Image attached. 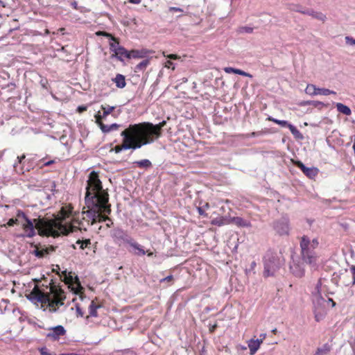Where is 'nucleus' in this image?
Masks as SVG:
<instances>
[{"instance_id": "obj_15", "label": "nucleus", "mask_w": 355, "mask_h": 355, "mask_svg": "<svg viewBox=\"0 0 355 355\" xmlns=\"http://www.w3.org/2000/svg\"><path fill=\"white\" fill-rule=\"evenodd\" d=\"M128 245L132 249L129 250L130 252H132L137 256H143L146 254V252L144 250L143 246L138 243L134 239L131 240Z\"/></svg>"}, {"instance_id": "obj_27", "label": "nucleus", "mask_w": 355, "mask_h": 355, "mask_svg": "<svg viewBox=\"0 0 355 355\" xmlns=\"http://www.w3.org/2000/svg\"><path fill=\"white\" fill-rule=\"evenodd\" d=\"M288 129L294 136V137L297 139H302L304 138L302 134L299 131V130L294 126L293 125L291 124L288 125Z\"/></svg>"}, {"instance_id": "obj_11", "label": "nucleus", "mask_w": 355, "mask_h": 355, "mask_svg": "<svg viewBox=\"0 0 355 355\" xmlns=\"http://www.w3.org/2000/svg\"><path fill=\"white\" fill-rule=\"evenodd\" d=\"M305 92L307 94H309L311 96H315V95H318V94L324 95V96H327L329 94H336V92L333 90H330L329 89H325V88H318V87H316V86L313 84H309L306 86V87L305 89Z\"/></svg>"}, {"instance_id": "obj_60", "label": "nucleus", "mask_w": 355, "mask_h": 355, "mask_svg": "<svg viewBox=\"0 0 355 355\" xmlns=\"http://www.w3.org/2000/svg\"><path fill=\"white\" fill-rule=\"evenodd\" d=\"M78 110L80 112H83V111L86 110V107L80 106V107H78Z\"/></svg>"}, {"instance_id": "obj_16", "label": "nucleus", "mask_w": 355, "mask_h": 355, "mask_svg": "<svg viewBox=\"0 0 355 355\" xmlns=\"http://www.w3.org/2000/svg\"><path fill=\"white\" fill-rule=\"evenodd\" d=\"M96 123L98 125L100 129L103 133H109L111 131L116 130L120 126L119 124L112 123L111 125H105L103 123V121H98Z\"/></svg>"}, {"instance_id": "obj_18", "label": "nucleus", "mask_w": 355, "mask_h": 355, "mask_svg": "<svg viewBox=\"0 0 355 355\" xmlns=\"http://www.w3.org/2000/svg\"><path fill=\"white\" fill-rule=\"evenodd\" d=\"M263 342L261 339L253 340L251 339L248 341V347L250 349V355H254L259 349L261 343Z\"/></svg>"}, {"instance_id": "obj_64", "label": "nucleus", "mask_w": 355, "mask_h": 355, "mask_svg": "<svg viewBox=\"0 0 355 355\" xmlns=\"http://www.w3.org/2000/svg\"><path fill=\"white\" fill-rule=\"evenodd\" d=\"M60 355H78L77 354H60Z\"/></svg>"}, {"instance_id": "obj_34", "label": "nucleus", "mask_w": 355, "mask_h": 355, "mask_svg": "<svg viewBox=\"0 0 355 355\" xmlns=\"http://www.w3.org/2000/svg\"><path fill=\"white\" fill-rule=\"evenodd\" d=\"M304 105H313V107L322 110L324 107H327L324 103L318 101H309L304 103Z\"/></svg>"}, {"instance_id": "obj_12", "label": "nucleus", "mask_w": 355, "mask_h": 355, "mask_svg": "<svg viewBox=\"0 0 355 355\" xmlns=\"http://www.w3.org/2000/svg\"><path fill=\"white\" fill-rule=\"evenodd\" d=\"M295 166L301 169L303 173L310 179L315 178L319 172V170L315 167H306L302 162L297 161L295 163Z\"/></svg>"}, {"instance_id": "obj_57", "label": "nucleus", "mask_w": 355, "mask_h": 355, "mask_svg": "<svg viewBox=\"0 0 355 355\" xmlns=\"http://www.w3.org/2000/svg\"><path fill=\"white\" fill-rule=\"evenodd\" d=\"M130 3L133 4H139L141 3V0H128Z\"/></svg>"}, {"instance_id": "obj_49", "label": "nucleus", "mask_w": 355, "mask_h": 355, "mask_svg": "<svg viewBox=\"0 0 355 355\" xmlns=\"http://www.w3.org/2000/svg\"><path fill=\"white\" fill-rule=\"evenodd\" d=\"M165 67H167L168 69L171 68L172 69H175L174 64L171 60H167L165 63Z\"/></svg>"}, {"instance_id": "obj_54", "label": "nucleus", "mask_w": 355, "mask_h": 355, "mask_svg": "<svg viewBox=\"0 0 355 355\" xmlns=\"http://www.w3.org/2000/svg\"><path fill=\"white\" fill-rule=\"evenodd\" d=\"M168 58L170 59H172V60H176L178 59L179 57L175 55V54H170L167 56Z\"/></svg>"}, {"instance_id": "obj_14", "label": "nucleus", "mask_w": 355, "mask_h": 355, "mask_svg": "<svg viewBox=\"0 0 355 355\" xmlns=\"http://www.w3.org/2000/svg\"><path fill=\"white\" fill-rule=\"evenodd\" d=\"M115 108L116 107L114 106H110L109 105H102L101 110H103V113L101 114V112H98L95 115L96 121H103L105 119L106 117L115 110Z\"/></svg>"}, {"instance_id": "obj_33", "label": "nucleus", "mask_w": 355, "mask_h": 355, "mask_svg": "<svg viewBox=\"0 0 355 355\" xmlns=\"http://www.w3.org/2000/svg\"><path fill=\"white\" fill-rule=\"evenodd\" d=\"M149 63H150V61L148 59H145V60H142L138 64L136 65L135 71L137 72V71H141L145 70L146 69V67H148V65L149 64Z\"/></svg>"}, {"instance_id": "obj_28", "label": "nucleus", "mask_w": 355, "mask_h": 355, "mask_svg": "<svg viewBox=\"0 0 355 355\" xmlns=\"http://www.w3.org/2000/svg\"><path fill=\"white\" fill-rule=\"evenodd\" d=\"M292 272L297 277H302L304 274V270L298 265H294L291 266Z\"/></svg>"}, {"instance_id": "obj_55", "label": "nucleus", "mask_w": 355, "mask_h": 355, "mask_svg": "<svg viewBox=\"0 0 355 355\" xmlns=\"http://www.w3.org/2000/svg\"><path fill=\"white\" fill-rule=\"evenodd\" d=\"M53 163H55V160H50V161L44 162L43 165L45 166H48L51 165Z\"/></svg>"}, {"instance_id": "obj_56", "label": "nucleus", "mask_w": 355, "mask_h": 355, "mask_svg": "<svg viewBox=\"0 0 355 355\" xmlns=\"http://www.w3.org/2000/svg\"><path fill=\"white\" fill-rule=\"evenodd\" d=\"M170 10L177 11V12H182V10L180 8L177 7H171Z\"/></svg>"}, {"instance_id": "obj_3", "label": "nucleus", "mask_w": 355, "mask_h": 355, "mask_svg": "<svg viewBox=\"0 0 355 355\" xmlns=\"http://www.w3.org/2000/svg\"><path fill=\"white\" fill-rule=\"evenodd\" d=\"M128 129L137 144L140 145V148L150 144L159 139L158 134L154 130V124L150 122L131 124Z\"/></svg>"}, {"instance_id": "obj_43", "label": "nucleus", "mask_w": 355, "mask_h": 355, "mask_svg": "<svg viewBox=\"0 0 355 355\" xmlns=\"http://www.w3.org/2000/svg\"><path fill=\"white\" fill-rule=\"evenodd\" d=\"M236 74H239V75L245 76V77H250V78L252 77V76L251 74H250L243 70L239 69H236Z\"/></svg>"}, {"instance_id": "obj_62", "label": "nucleus", "mask_w": 355, "mask_h": 355, "mask_svg": "<svg viewBox=\"0 0 355 355\" xmlns=\"http://www.w3.org/2000/svg\"><path fill=\"white\" fill-rule=\"evenodd\" d=\"M107 221L109 222V220H107ZM112 225H113V222H112V220H111V221H110V223H108L107 224V227H110Z\"/></svg>"}, {"instance_id": "obj_24", "label": "nucleus", "mask_w": 355, "mask_h": 355, "mask_svg": "<svg viewBox=\"0 0 355 355\" xmlns=\"http://www.w3.org/2000/svg\"><path fill=\"white\" fill-rule=\"evenodd\" d=\"M230 223V220L226 217H218L211 220V224L217 226H222Z\"/></svg>"}, {"instance_id": "obj_22", "label": "nucleus", "mask_w": 355, "mask_h": 355, "mask_svg": "<svg viewBox=\"0 0 355 355\" xmlns=\"http://www.w3.org/2000/svg\"><path fill=\"white\" fill-rule=\"evenodd\" d=\"M113 81L115 83L116 86L119 88L122 89L125 87L126 83L125 76L122 74H117L113 79Z\"/></svg>"}, {"instance_id": "obj_58", "label": "nucleus", "mask_w": 355, "mask_h": 355, "mask_svg": "<svg viewBox=\"0 0 355 355\" xmlns=\"http://www.w3.org/2000/svg\"><path fill=\"white\" fill-rule=\"evenodd\" d=\"M198 214L200 215H204L205 214V211L203 210V209L202 207H198Z\"/></svg>"}, {"instance_id": "obj_52", "label": "nucleus", "mask_w": 355, "mask_h": 355, "mask_svg": "<svg viewBox=\"0 0 355 355\" xmlns=\"http://www.w3.org/2000/svg\"><path fill=\"white\" fill-rule=\"evenodd\" d=\"M122 150H123V149H122V147L121 145H118L114 147V151L116 153H119L121 152Z\"/></svg>"}, {"instance_id": "obj_9", "label": "nucleus", "mask_w": 355, "mask_h": 355, "mask_svg": "<svg viewBox=\"0 0 355 355\" xmlns=\"http://www.w3.org/2000/svg\"><path fill=\"white\" fill-rule=\"evenodd\" d=\"M272 228L279 236H288L291 230L289 218L285 216L275 220L272 223Z\"/></svg>"}, {"instance_id": "obj_42", "label": "nucleus", "mask_w": 355, "mask_h": 355, "mask_svg": "<svg viewBox=\"0 0 355 355\" xmlns=\"http://www.w3.org/2000/svg\"><path fill=\"white\" fill-rule=\"evenodd\" d=\"M345 42H346V44L348 45H350V46L354 45L355 46V39H354L353 37H352L350 36L345 37Z\"/></svg>"}, {"instance_id": "obj_32", "label": "nucleus", "mask_w": 355, "mask_h": 355, "mask_svg": "<svg viewBox=\"0 0 355 355\" xmlns=\"http://www.w3.org/2000/svg\"><path fill=\"white\" fill-rule=\"evenodd\" d=\"M91 244L90 239H85L84 241L78 240L75 245H73L74 249L76 248V245H79V248L82 250L87 248Z\"/></svg>"}, {"instance_id": "obj_31", "label": "nucleus", "mask_w": 355, "mask_h": 355, "mask_svg": "<svg viewBox=\"0 0 355 355\" xmlns=\"http://www.w3.org/2000/svg\"><path fill=\"white\" fill-rule=\"evenodd\" d=\"M32 254H33L35 257L38 258H42L46 254H49L48 249L42 248L40 249L38 248H36L33 252Z\"/></svg>"}, {"instance_id": "obj_41", "label": "nucleus", "mask_w": 355, "mask_h": 355, "mask_svg": "<svg viewBox=\"0 0 355 355\" xmlns=\"http://www.w3.org/2000/svg\"><path fill=\"white\" fill-rule=\"evenodd\" d=\"M292 10L295 11V12H300L302 14H303V11H304V8H302V7L299 5V4H296V5H293V7L291 8Z\"/></svg>"}, {"instance_id": "obj_45", "label": "nucleus", "mask_w": 355, "mask_h": 355, "mask_svg": "<svg viewBox=\"0 0 355 355\" xmlns=\"http://www.w3.org/2000/svg\"><path fill=\"white\" fill-rule=\"evenodd\" d=\"M173 280V276L171 275H168V276L160 279V282L161 283H163L165 282H171Z\"/></svg>"}, {"instance_id": "obj_5", "label": "nucleus", "mask_w": 355, "mask_h": 355, "mask_svg": "<svg viewBox=\"0 0 355 355\" xmlns=\"http://www.w3.org/2000/svg\"><path fill=\"white\" fill-rule=\"evenodd\" d=\"M319 245L318 239L312 240L307 236L304 235L300 240L301 256L302 260L311 266H315L318 261V254L315 249Z\"/></svg>"}, {"instance_id": "obj_13", "label": "nucleus", "mask_w": 355, "mask_h": 355, "mask_svg": "<svg viewBox=\"0 0 355 355\" xmlns=\"http://www.w3.org/2000/svg\"><path fill=\"white\" fill-rule=\"evenodd\" d=\"M49 330V332L46 334V337L53 340H59L61 336H64L66 334V330L62 325L50 328Z\"/></svg>"}, {"instance_id": "obj_21", "label": "nucleus", "mask_w": 355, "mask_h": 355, "mask_svg": "<svg viewBox=\"0 0 355 355\" xmlns=\"http://www.w3.org/2000/svg\"><path fill=\"white\" fill-rule=\"evenodd\" d=\"M331 345L325 343L321 347L318 348L314 355H327L331 350Z\"/></svg>"}, {"instance_id": "obj_10", "label": "nucleus", "mask_w": 355, "mask_h": 355, "mask_svg": "<svg viewBox=\"0 0 355 355\" xmlns=\"http://www.w3.org/2000/svg\"><path fill=\"white\" fill-rule=\"evenodd\" d=\"M121 136L123 137V143L121 145L123 150H136L140 148V145H138L135 141L128 128L121 132Z\"/></svg>"}, {"instance_id": "obj_37", "label": "nucleus", "mask_w": 355, "mask_h": 355, "mask_svg": "<svg viewBox=\"0 0 355 355\" xmlns=\"http://www.w3.org/2000/svg\"><path fill=\"white\" fill-rule=\"evenodd\" d=\"M71 214V211L67 210L65 208L62 207L60 211V220L61 223L67 219Z\"/></svg>"}, {"instance_id": "obj_38", "label": "nucleus", "mask_w": 355, "mask_h": 355, "mask_svg": "<svg viewBox=\"0 0 355 355\" xmlns=\"http://www.w3.org/2000/svg\"><path fill=\"white\" fill-rule=\"evenodd\" d=\"M239 33H252L253 32V28L249 26H241L238 29Z\"/></svg>"}, {"instance_id": "obj_51", "label": "nucleus", "mask_w": 355, "mask_h": 355, "mask_svg": "<svg viewBox=\"0 0 355 355\" xmlns=\"http://www.w3.org/2000/svg\"><path fill=\"white\" fill-rule=\"evenodd\" d=\"M257 266V263L255 261H252L250 264V268L246 270L247 273L250 272L251 270H253Z\"/></svg>"}, {"instance_id": "obj_8", "label": "nucleus", "mask_w": 355, "mask_h": 355, "mask_svg": "<svg viewBox=\"0 0 355 355\" xmlns=\"http://www.w3.org/2000/svg\"><path fill=\"white\" fill-rule=\"evenodd\" d=\"M110 236L113 239L114 243L121 246L122 245L128 244L133 239L127 231L121 227H115L110 232Z\"/></svg>"}, {"instance_id": "obj_40", "label": "nucleus", "mask_w": 355, "mask_h": 355, "mask_svg": "<svg viewBox=\"0 0 355 355\" xmlns=\"http://www.w3.org/2000/svg\"><path fill=\"white\" fill-rule=\"evenodd\" d=\"M39 352L41 355H56L51 354L46 347L39 348Z\"/></svg>"}, {"instance_id": "obj_35", "label": "nucleus", "mask_w": 355, "mask_h": 355, "mask_svg": "<svg viewBox=\"0 0 355 355\" xmlns=\"http://www.w3.org/2000/svg\"><path fill=\"white\" fill-rule=\"evenodd\" d=\"M268 120L271 121H273L276 124H278V125H281L282 127H287V128H288V125L291 124V123H288L287 121L279 120V119H274V118L270 117V116L268 118Z\"/></svg>"}, {"instance_id": "obj_20", "label": "nucleus", "mask_w": 355, "mask_h": 355, "mask_svg": "<svg viewBox=\"0 0 355 355\" xmlns=\"http://www.w3.org/2000/svg\"><path fill=\"white\" fill-rule=\"evenodd\" d=\"M231 221L239 227H251V223L241 217H233Z\"/></svg>"}, {"instance_id": "obj_48", "label": "nucleus", "mask_w": 355, "mask_h": 355, "mask_svg": "<svg viewBox=\"0 0 355 355\" xmlns=\"http://www.w3.org/2000/svg\"><path fill=\"white\" fill-rule=\"evenodd\" d=\"M123 355H136V353L129 349L123 351Z\"/></svg>"}, {"instance_id": "obj_39", "label": "nucleus", "mask_w": 355, "mask_h": 355, "mask_svg": "<svg viewBox=\"0 0 355 355\" xmlns=\"http://www.w3.org/2000/svg\"><path fill=\"white\" fill-rule=\"evenodd\" d=\"M16 216L17 217L18 220L19 218H23L24 221H26L27 219H29L26 214L21 210H17Z\"/></svg>"}, {"instance_id": "obj_6", "label": "nucleus", "mask_w": 355, "mask_h": 355, "mask_svg": "<svg viewBox=\"0 0 355 355\" xmlns=\"http://www.w3.org/2000/svg\"><path fill=\"white\" fill-rule=\"evenodd\" d=\"M263 276L265 277L274 276L284 264V259L276 252L268 250L263 259Z\"/></svg>"}, {"instance_id": "obj_44", "label": "nucleus", "mask_w": 355, "mask_h": 355, "mask_svg": "<svg viewBox=\"0 0 355 355\" xmlns=\"http://www.w3.org/2000/svg\"><path fill=\"white\" fill-rule=\"evenodd\" d=\"M19 223V221L18 218H15V219H14V218H10V219L8 220V222L7 223V225H4V226H6V225H8V226H10V227H11V226H13L15 224H17V223Z\"/></svg>"}, {"instance_id": "obj_17", "label": "nucleus", "mask_w": 355, "mask_h": 355, "mask_svg": "<svg viewBox=\"0 0 355 355\" xmlns=\"http://www.w3.org/2000/svg\"><path fill=\"white\" fill-rule=\"evenodd\" d=\"M303 14L311 16L312 17L322 21H324L326 19V16L323 13L320 12H316L313 9H304Z\"/></svg>"}, {"instance_id": "obj_4", "label": "nucleus", "mask_w": 355, "mask_h": 355, "mask_svg": "<svg viewBox=\"0 0 355 355\" xmlns=\"http://www.w3.org/2000/svg\"><path fill=\"white\" fill-rule=\"evenodd\" d=\"M24 234L21 235L23 237L32 238L36 232L35 229L37 230L40 235L42 236H51L53 237L60 235L58 230H54L52 224H40L39 221L34 224L31 219H27L25 223H21Z\"/></svg>"}, {"instance_id": "obj_30", "label": "nucleus", "mask_w": 355, "mask_h": 355, "mask_svg": "<svg viewBox=\"0 0 355 355\" xmlns=\"http://www.w3.org/2000/svg\"><path fill=\"white\" fill-rule=\"evenodd\" d=\"M135 164L139 168H148L152 166V163L150 160L148 159H141V160H139V161H137L135 162Z\"/></svg>"}, {"instance_id": "obj_53", "label": "nucleus", "mask_w": 355, "mask_h": 355, "mask_svg": "<svg viewBox=\"0 0 355 355\" xmlns=\"http://www.w3.org/2000/svg\"><path fill=\"white\" fill-rule=\"evenodd\" d=\"M76 313L80 317L83 316V312L82 311L81 309L79 306H76Z\"/></svg>"}, {"instance_id": "obj_46", "label": "nucleus", "mask_w": 355, "mask_h": 355, "mask_svg": "<svg viewBox=\"0 0 355 355\" xmlns=\"http://www.w3.org/2000/svg\"><path fill=\"white\" fill-rule=\"evenodd\" d=\"M350 270L352 272V285H354L355 284V266H352L351 268H350Z\"/></svg>"}, {"instance_id": "obj_19", "label": "nucleus", "mask_w": 355, "mask_h": 355, "mask_svg": "<svg viewBox=\"0 0 355 355\" xmlns=\"http://www.w3.org/2000/svg\"><path fill=\"white\" fill-rule=\"evenodd\" d=\"M26 156L25 155H22L21 156H18L17 157V161L13 164L14 170L17 173H24V169L23 167L21 166V164H22V161L25 159Z\"/></svg>"}, {"instance_id": "obj_26", "label": "nucleus", "mask_w": 355, "mask_h": 355, "mask_svg": "<svg viewBox=\"0 0 355 355\" xmlns=\"http://www.w3.org/2000/svg\"><path fill=\"white\" fill-rule=\"evenodd\" d=\"M59 230L63 234H68L76 231V227L71 224H69L68 226H64L62 224H60Z\"/></svg>"}, {"instance_id": "obj_47", "label": "nucleus", "mask_w": 355, "mask_h": 355, "mask_svg": "<svg viewBox=\"0 0 355 355\" xmlns=\"http://www.w3.org/2000/svg\"><path fill=\"white\" fill-rule=\"evenodd\" d=\"M49 187V189L53 193H54V191H55L56 184H55V181L50 182Z\"/></svg>"}, {"instance_id": "obj_2", "label": "nucleus", "mask_w": 355, "mask_h": 355, "mask_svg": "<svg viewBox=\"0 0 355 355\" xmlns=\"http://www.w3.org/2000/svg\"><path fill=\"white\" fill-rule=\"evenodd\" d=\"M26 297L28 300L35 304L41 303V308H43L44 304H47L46 308H44L43 310L46 311L49 308L51 313L57 312L59 307L64 305V300L66 299L64 291L55 286L51 288L49 293L32 291Z\"/></svg>"}, {"instance_id": "obj_61", "label": "nucleus", "mask_w": 355, "mask_h": 355, "mask_svg": "<svg viewBox=\"0 0 355 355\" xmlns=\"http://www.w3.org/2000/svg\"><path fill=\"white\" fill-rule=\"evenodd\" d=\"M328 301H329V302H331V306H332V307H334V306H336V303L334 302V300H333L331 298H329V299H328Z\"/></svg>"}, {"instance_id": "obj_25", "label": "nucleus", "mask_w": 355, "mask_h": 355, "mask_svg": "<svg viewBox=\"0 0 355 355\" xmlns=\"http://www.w3.org/2000/svg\"><path fill=\"white\" fill-rule=\"evenodd\" d=\"M100 307V305L96 304L94 301H92L89 306V315L92 317H97V309Z\"/></svg>"}, {"instance_id": "obj_29", "label": "nucleus", "mask_w": 355, "mask_h": 355, "mask_svg": "<svg viewBox=\"0 0 355 355\" xmlns=\"http://www.w3.org/2000/svg\"><path fill=\"white\" fill-rule=\"evenodd\" d=\"M145 56V52L138 51V50H132L128 51V59L130 58H141Z\"/></svg>"}, {"instance_id": "obj_63", "label": "nucleus", "mask_w": 355, "mask_h": 355, "mask_svg": "<svg viewBox=\"0 0 355 355\" xmlns=\"http://www.w3.org/2000/svg\"><path fill=\"white\" fill-rule=\"evenodd\" d=\"M318 300L322 301V302H326V300L324 298H322V297H318Z\"/></svg>"}, {"instance_id": "obj_50", "label": "nucleus", "mask_w": 355, "mask_h": 355, "mask_svg": "<svg viewBox=\"0 0 355 355\" xmlns=\"http://www.w3.org/2000/svg\"><path fill=\"white\" fill-rule=\"evenodd\" d=\"M236 69L235 68H233V67H225L224 69V71L227 73H236Z\"/></svg>"}, {"instance_id": "obj_36", "label": "nucleus", "mask_w": 355, "mask_h": 355, "mask_svg": "<svg viewBox=\"0 0 355 355\" xmlns=\"http://www.w3.org/2000/svg\"><path fill=\"white\" fill-rule=\"evenodd\" d=\"M166 125V121H162L158 124L154 125V130L156 133L158 134V137L159 138L162 135V129Z\"/></svg>"}, {"instance_id": "obj_59", "label": "nucleus", "mask_w": 355, "mask_h": 355, "mask_svg": "<svg viewBox=\"0 0 355 355\" xmlns=\"http://www.w3.org/2000/svg\"><path fill=\"white\" fill-rule=\"evenodd\" d=\"M44 249H48L49 254L55 250V248L53 246H50L49 248H45Z\"/></svg>"}, {"instance_id": "obj_7", "label": "nucleus", "mask_w": 355, "mask_h": 355, "mask_svg": "<svg viewBox=\"0 0 355 355\" xmlns=\"http://www.w3.org/2000/svg\"><path fill=\"white\" fill-rule=\"evenodd\" d=\"M96 34L110 37L113 41L110 43V49L111 51L114 53V55L119 60L123 61L124 58L128 59V51L123 46H120L119 42L112 35L102 31H99Z\"/></svg>"}, {"instance_id": "obj_1", "label": "nucleus", "mask_w": 355, "mask_h": 355, "mask_svg": "<svg viewBox=\"0 0 355 355\" xmlns=\"http://www.w3.org/2000/svg\"><path fill=\"white\" fill-rule=\"evenodd\" d=\"M108 193L103 189L102 183L95 171L90 173L87 180L85 194V204L89 209L84 212L87 217L92 220V224L97 220L100 222L111 221L102 213H111L110 205L108 204Z\"/></svg>"}, {"instance_id": "obj_23", "label": "nucleus", "mask_w": 355, "mask_h": 355, "mask_svg": "<svg viewBox=\"0 0 355 355\" xmlns=\"http://www.w3.org/2000/svg\"><path fill=\"white\" fill-rule=\"evenodd\" d=\"M336 107L337 108V110L340 113L345 114L346 116H349L352 114L351 109L348 106H347L341 103H337L336 104Z\"/></svg>"}]
</instances>
